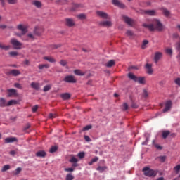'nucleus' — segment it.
<instances>
[{"mask_svg":"<svg viewBox=\"0 0 180 180\" xmlns=\"http://www.w3.org/2000/svg\"><path fill=\"white\" fill-rule=\"evenodd\" d=\"M143 27L148 29L150 32H154L155 30L162 32L164 30V25H162L161 21L158 19H153L150 24L143 23Z\"/></svg>","mask_w":180,"mask_h":180,"instance_id":"1","label":"nucleus"},{"mask_svg":"<svg viewBox=\"0 0 180 180\" xmlns=\"http://www.w3.org/2000/svg\"><path fill=\"white\" fill-rule=\"evenodd\" d=\"M142 171L145 176H149L150 178L157 176V172L153 169H150L148 167H144Z\"/></svg>","mask_w":180,"mask_h":180,"instance_id":"2","label":"nucleus"},{"mask_svg":"<svg viewBox=\"0 0 180 180\" xmlns=\"http://www.w3.org/2000/svg\"><path fill=\"white\" fill-rule=\"evenodd\" d=\"M11 44L15 50H20V49H22V43H20L16 39H12L11 40Z\"/></svg>","mask_w":180,"mask_h":180,"instance_id":"3","label":"nucleus"},{"mask_svg":"<svg viewBox=\"0 0 180 180\" xmlns=\"http://www.w3.org/2000/svg\"><path fill=\"white\" fill-rule=\"evenodd\" d=\"M63 81L69 84H75L77 82V79H75V76L74 75H68L65 77Z\"/></svg>","mask_w":180,"mask_h":180,"instance_id":"4","label":"nucleus"},{"mask_svg":"<svg viewBox=\"0 0 180 180\" xmlns=\"http://www.w3.org/2000/svg\"><path fill=\"white\" fill-rule=\"evenodd\" d=\"M17 29H18V30L21 31V34H17V36H18L19 37H21L22 36L26 34V32H27L26 30V27H25V25L20 24L17 26Z\"/></svg>","mask_w":180,"mask_h":180,"instance_id":"5","label":"nucleus"},{"mask_svg":"<svg viewBox=\"0 0 180 180\" xmlns=\"http://www.w3.org/2000/svg\"><path fill=\"white\" fill-rule=\"evenodd\" d=\"M96 13L97 16H99V18H101L102 19H110V16H109V15L105 12L98 11Z\"/></svg>","mask_w":180,"mask_h":180,"instance_id":"6","label":"nucleus"},{"mask_svg":"<svg viewBox=\"0 0 180 180\" xmlns=\"http://www.w3.org/2000/svg\"><path fill=\"white\" fill-rule=\"evenodd\" d=\"M100 26H103V27H112L113 23L110 20H104L101 21L99 22Z\"/></svg>","mask_w":180,"mask_h":180,"instance_id":"7","label":"nucleus"},{"mask_svg":"<svg viewBox=\"0 0 180 180\" xmlns=\"http://www.w3.org/2000/svg\"><path fill=\"white\" fill-rule=\"evenodd\" d=\"M142 13L148 16H157V11L155 10H144L142 11Z\"/></svg>","mask_w":180,"mask_h":180,"instance_id":"8","label":"nucleus"},{"mask_svg":"<svg viewBox=\"0 0 180 180\" xmlns=\"http://www.w3.org/2000/svg\"><path fill=\"white\" fill-rule=\"evenodd\" d=\"M65 25L69 27H72V26H75V21L72 18H66Z\"/></svg>","mask_w":180,"mask_h":180,"instance_id":"9","label":"nucleus"},{"mask_svg":"<svg viewBox=\"0 0 180 180\" xmlns=\"http://www.w3.org/2000/svg\"><path fill=\"white\" fill-rule=\"evenodd\" d=\"M20 71L16 69H13L7 72V75H13V77H18V75H20Z\"/></svg>","mask_w":180,"mask_h":180,"instance_id":"10","label":"nucleus"},{"mask_svg":"<svg viewBox=\"0 0 180 180\" xmlns=\"http://www.w3.org/2000/svg\"><path fill=\"white\" fill-rule=\"evenodd\" d=\"M123 19L127 25L129 26H133L134 25V20L127 16H123Z\"/></svg>","mask_w":180,"mask_h":180,"instance_id":"11","label":"nucleus"},{"mask_svg":"<svg viewBox=\"0 0 180 180\" xmlns=\"http://www.w3.org/2000/svg\"><path fill=\"white\" fill-rule=\"evenodd\" d=\"M145 67L146 68L147 74H148L149 75H152V74L154 72V70H153V65L147 63Z\"/></svg>","mask_w":180,"mask_h":180,"instance_id":"12","label":"nucleus"},{"mask_svg":"<svg viewBox=\"0 0 180 180\" xmlns=\"http://www.w3.org/2000/svg\"><path fill=\"white\" fill-rule=\"evenodd\" d=\"M16 95V90L15 89H7V97L11 98Z\"/></svg>","mask_w":180,"mask_h":180,"instance_id":"13","label":"nucleus"},{"mask_svg":"<svg viewBox=\"0 0 180 180\" xmlns=\"http://www.w3.org/2000/svg\"><path fill=\"white\" fill-rule=\"evenodd\" d=\"M162 58V53L161 52H156L155 53V57H154V61L155 63H158V61H160V60H161V58Z\"/></svg>","mask_w":180,"mask_h":180,"instance_id":"14","label":"nucleus"},{"mask_svg":"<svg viewBox=\"0 0 180 180\" xmlns=\"http://www.w3.org/2000/svg\"><path fill=\"white\" fill-rule=\"evenodd\" d=\"M172 106V102L171 101H167L165 103V108L163 110V112L165 113L166 112H168V110L171 109Z\"/></svg>","mask_w":180,"mask_h":180,"instance_id":"15","label":"nucleus"},{"mask_svg":"<svg viewBox=\"0 0 180 180\" xmlns=\"http://www.w3.org/2000/svg\"><path fill=\"white\" fill-rule=\"evenodd\" d=\"M32 5H34V6L37 7L38 9H40V8L43 6V4L41 3V1L39 0H34L32 1Z\"/></svg>","mask_w":180,"mask_h":180,"instance_id":"16","label":"nucleus"},{"mask_svg":"<svg viewBox=\"0 0 180 180\" xmlns=\"http://www.w3.org/2000/svg\"><path fill=\"white\" fill-rule=\"evenodd\" d=\"M6 144H8L9 143H15V141H18V138L16 137H8L4 139Z\"/></svg>","mask_w":180,"mask_h":180,"instance_id":"17","label":"nucleus"},{"mask_svg":"<svg viewBox=\"0 0 180 180\" xmlns=\"http://www.w3.org/2000/svg\"><path fill=\"white\" fill-rule=\"evenodd\" d=\"M112 3L115 6H118V8H124V4L119 0H112Z\"/></svg>","mask_w":180,"mask_h":180,"instance_id":"18","label":"nucleus"},{"mask_svg":"<svg viewBox=\"0 0 180 180\" xmlns=\"http://www.w3.org/2000/svg\"><path fill=\"white\" fill-rule=\"evenodd\" d=\"M160 11H161V12L163 13L165 16H166V18H168V16L171 15V12H169V11L166 8L162 7L160 8Z\"/></svg>","mask_w":180,"mask_h":180,"instance_id":"19","label":"nucleus"},{"mask_svg":"<svg viewBox=\"0 0 180 180\" xmlns=\"http://www.w3.org/2000/svg\"><path fill=\"white\" fill-rule=\"evenodd\" d=\"M60 97L64 101H68V99H70V98H71V94H70V93H64L60 95Z\"/></svg>","mask_w":180,"mask_h":180,"instance_id":"20","label":"nucleus"},{"mask_svg":"<svg viewBox=\"0 0 180 180\" xmlns=\"http://www.w3.org/2000/svg\"><path fill=\"white\" fill-rule=\"evenodd\" d=\"M31 87L36 91H39V89H40V83L32 82Z\"/></svg>","mask_w":180,"mask_h":180,"instance_id":"21","label":"nucleus"},{"mask_svg":"<svg viewBox=\"0 0 180 180\" xmlns=\"http://www.w3.org/2000/svg\"><path fill=\"white\" fill-rule=\"evenodd\" d=\"M46 153L44 150H40L36 153V157L44 158L46 157Z\"/></svg>","mask_w":180,"mask_h":180,"instance_id":"22","label":"nucleus"},{"mask_svg":"<svg viewBox=\"0 0 180 180\" xmlns=\"http://www.w3.org/2000/svg\"><path fill=\"white\" fill-rule=\"evenodd\" d=\"M74 74L75 75H79V77H82V76L85 75V72H82L81 70H79V69L75 70Z\"/></svg>","mask_w":180,"mask_h":180,"instance_id":"23","label":"nucleus"},{"mask_svg":"<svg viewBox=\"0 0 180 180\" xmlns=\"http://www.w3.org/2000/svg\"><path fill=\"white\" fill-rule=\"evenodd\" d=\"M106 169H108V167L106 166H98L96 168V171H98V172L101 173L104 172V171H106Z\"/></svg>","mask_w":180,"mask_h":180,"instance_id":"24","label":"nucleus"},{"mask_svg":"<svg viewBox=\"0 0 180 180\" xmlns=\"http://www.w3.org/2000/svg\"><path fill=\"white\" fill-rule=\"evenodd\" d=\"M116 64V62H115V60H110V61H108L106 64L105 66L108 68H110L111 67H113V65H115Z\"/></svg>","mask_w":180,"mask_h":180,"instance_id":"25","label":"nucleus"},{"mask_svg":"<svg viewBox=\"0 0 180 180\" xmlns=\"http://www.w3.org/2000/svg\"><path fill=\"white\" fill-rule=\"evenodd\" d=\"M44 60L49 61V63H56V59L51 56H45L44 57Z\"/></svg>","mask_w":180,"mask_h":180,"instance_id":"26","label":"nucleus"},{"mask_svg":"<svg viewBox=\"0 0 180 180\" xmlns=\"http://www.w3.org/2000/svg\"><path fill=\"white\" fill-rule=\"evenodd\" d=\"M5 106H7L6 100L4 98H0V107L1 108H5Z\"/></svg>","mask_w":180,"mask_h":180,"instance_id":"27","label":"nucleus"},{"mask_svg":"<svg viewBox=\"0 0 180 180\" xmlns=\"http://www.w3.org/2000/svg\"><path fill=\"white\" fill-rule=\"evenodd\" d=\"M0 49L1 50H6V51H7L8 50H9V49H11V46H9V45L5 46V45H4V44L0 42Z\"/></svg>","mask_w":180,"mask_h":180,"instance_id":"28","label":"nucleus"},{"mask_svg":"<svg viewBox=\"0 0 180 180\" xmlns=\"http://www.w3.org/2000/svg\"><path fill=\"white\" fill-rule=\"evenodd\" d=\"M77 19H79L80 20H85L86 19V15L84 13H81L77 15Z\"/></svg>","mask_w":180,"mask_h":180,"instance_id":"29","label":"nucleus"},{"mask_svg":"<svg viewBox=\"0 0 180 180\" xmlns=\"http://www.w3.org/2000/svg\"><path fill=\"white\" fill-rule=\"evenodd\" d=\"M128 77L130 79H132V81H135V82H136L138 77L136 75H134L133 73H129Z\"/></svg>","mask_w":180,"mask_h":180,"instance_id":"30","label":"nucleus"},{"mask_svg":"<svg viewBox=\"0 0 180 180\" xmlns=\"http://www.w3.org/2000/svg\"><path fill=\"white\" fill-rule=\"evenodd\" d=\"M170 134L171 132L169 131H163L162 132V137H163V139H167Z\"/></svg>","mask_w":180,"mask_h":180,"instance_id":"31","label":"nucleus"},{"mask_svg":"<svg viewBox=\"0 0 180 180\" xmlns=\"http://www.w3.org/2000/svg\"><path fill=\"white\" fill-rule=\"evenodd\" d=\"M12 105H18L16 100H11L7 103V106H12Z\"/></svg>","mask_w":180,"mask_h":180,"instance_id":"32","label":"nucleus"},{"mask_svg":"<svg viewBox=\"0 0 180 180\" xmlns=\"http://www.w3.org/2000/svg\"><path fill=\"white\" fill-rule=\"evenodd\" d=\"M136 82H139V84H146V79L144 77H137Z\"/></svg>","mask_w":180,"mask_h":180,"instance_id":"33","label":"nucleus"},{"mask_svg":"<svg viewBox=\"0 0 180 180\" xmlns=\"http://www.w3.org/2000/svg\"><path fill=\"white\" fill-rule=\"evenodd\" d=\"M10 57H18L19 53L18 51H11L8 53Z\"/></svg>","mask_w":180,"mask_h":180,"instance_id":"34","label":"nucleus"},{"mask_svg":"<svg viewBox=\"0 0 180 180\" xmlns=\"http://www.w3.org/2000/svg\"><path fill=\"white\" fill-rule=\"evenodd\" d=\"M38 68L39 70H43L44 68H50V65L49 64L39 65L38 66Z\"/></svg>","mask_w":180,"mask_h":180,"instance_id":"35","label":"nucleus"},{"mask_svg":"<svg viewBox=\"0 0 180 180\" xmlns=\"http://www.w3.org/2000/svg\"><path fill=\"white\" fill-rule=\"evenodd\" d=\"M8 169H11V165H4L1 169V172H5L6 171H8Z\"/></svg>","mask_w":180,"mask_h":180,"instance_id":"36","label":"nucleus"},{"mask_svg":"<svg viewBox=\"0 0 180 180\" xmlns=\"http://www.w3.org/2000/svg\"><path fill=\"white\" fill-rule=\"evenodd\" d=\"M152 143H153V146H154V147H155V148H157L158 150H162V147L155 143V140H153Z\"/></svg>","mask_w":180,"mask_h":180,"instance_id":"37","label":"nucleus"},{"mask_svg":"<svg viewBox=\"0 0 180 180\" xmlns=\"http://www.w3.org/2000/svg\"><path fill=\"white\" fill-rule=\"evenodd\" d=\"M174 171L175 174H178L180 172V165H177L176 167H174Z\"/></svg>","mask_w":180,"mask_h":180,"instance_id":"38","label":"nucleus"},{"mask_svg":"<svg viewBox=\"0 0 180 180\" xmlns=\"http://www.w3.org/2000/svg\"><path fill=\"white\" fill-rule=\"evenodd\" d=\"M148 95H149L148 91H147V89H144L143 90L142 96H143V98H148Z\"/></svg>","mask_w":180,"mask_h":180,"instance_id":"39","label":"nucleus"},{"mask_svg":"<svg viewBox=\"0 0 180 180\" xmlns=\"http://www.w3.org/2000/svg\"><path fill=\"white\" fill-rule=\"evenodd\" d=\"M22 172V168L21 167H18L13 173L14 175H19V173Z\"/></svg>","mask_w":180,"mask_h":180,"instance_id":"40","label":"nucleus"},{"mask_svg":"<svg viewBox=\"0 0 180 180\" xmlns=\"http://www.w3.org/2000/svg\"><path fill=\"white\" fill-rule=\"evenodd\" d=\"M51 89V85L48 84L44 87V92H48V91H50Z\"/></svg>","mask_w":180,"mask_h":180,"instance_id":"41","label":"nucleus"},{"mask_svg":"<svg viewBox=\"0 0 180 180\" xmlns=\"http://www.w3.org/2000/svg\"><path fill=\"white\" fill-rule=\"evenodd\" d=\"M57 150H58V148L57 146H52L49 150V153H56Z\"/></svg>","mask_w":180,"mask_h":180,"instance_id":"42","label":"nucleus"},{"mask_svg":"<svg viewBox=\"0 0 180 180\" xmlns=\"http://www.w3.org/2000/svg\"><path fill=\"white\" fill-rule=\"evenodd\" d=\"M158 158L160 160V162H165V160H167V156H159Z\"/></svg>","mask_w":180,"mask_h":180,"instance_id":"43","label":"nucleus"},{"mask_svg":"<svg viewBox=\"0 0 180 180\" xmlns=\"http://www.w3.org/2000/svg\"><path fill=\"white\" fill-rule=\"evenodd\" d=\"M77 157H79V158L82 159L84 158L85 157V152H80L77 154Z\"/></svg>","mask_w":180,"mask_h":180,"instance_id":"44","label":"nucleus"},{"mask_svg":"<svg viewBox=\"0 0 180 180\" xmlns=\"http://www.w3.org/2000/svg\"><path fill=\"white\" fill-rule=\"evenodd\" d=\"M127 36H129V37H133V36H134V33H133V31L127 30Z\"/></svg>","mask_w":180,"mask_h":180,"instance_id":"45","label":"nucleus"},{"mask_svg":"<svg viewBox=\"0 0 180 180\" xmlns=\"http://www.w3.org/2000/svg\"><path fill=\"white\" fill-rule=\"evenodd\" d=\"M73 179H74V176H72V174H68L66 176L65 180H73Z\"/></svg>","mask_w":180,"mask_h":180,"instance_id":"46","label":"nucleus"},{"mask_svg":"<svg viewBox=\"0 0 180 180\" xmlns=\"http://www.w3.org/2000/svg\"><path fill=\"white\" fill-rule=\"evenodd\" d=\"M147 44H148V41L144 40L143 41L142 46H141V49H143L144 50V49H146V46H147Z\"/></svg>","mask_w":180,"mask_h":180,"instance_id":"47","label":"nucleus"},{"mask_svg":"<svg viewBox=\"0 0 180 180\" xmlns=\"http://www.w3.org/2000/svg\"><path fill=\"white\" fill-rule=\"evenodd\" d=\"M91 129H92V125H87L83 128V131L91 130Z\"/></svg>","mask_w":180,"mask_h":180,"instance_id":"48","label":"nucleus"},{"mask_svg":"<svg viewBox=\"0 0 180 180\" xmlns=\"http://www.w3.org/2000/svg\"><path fill=\"white\" fill-rule=\"evenodd\" d=\"M70 162H78V159H77V158L72 156L70 160Z\"/></svg>","mask_w":180,"mask_h":180,"instance_id":"49","label":"nucleus"},{"mask_svg":"<svg viewBox=\"0 0 180 180\" xmlns=\"http://www.w3.org/2000/svg\"><path fill=\"white\" fill-rule=\"evenodd\" d=\"M15 88H18V89H23V86L19 83H15L14 84Z\"/></svg>","mask_w":180,"mask_h":180,"instance_id":"50","label":"nucleus"},{"mask_svg":"<svg viewBox=\"0 0 180 180\" xmlns=\"http://www.w3.org/2000/svg\"><path fill=\"white\" fill-rule=\"evenodd\" d=\"M67 63H68V62H67V60H61L60 61V65H62L63 67H65V65H67Z\"/></svg>","mask_w":180,"mask_h":180,"instance_id":"51","label":"nucleus"},{"mask_svg":"<svg viewBox=\"0 0 180 180\" xmlns=\"http://www.w3.org/2000/svg\"><path fill=\"white\" fill-rule=\"evenodd\" d=\"M166 53H167V54H169V56H172V49L171 48H167L166 49Z\"/></svg>","mask_w":180,"mask_h":180,"instance_id":"52","label":"nucleus"},{"mask_svg":"<svg viewBox=\"0 0 180 180\" xmlns=\"http://www.w3.org/2000/svg\"><path fill=\"white\" fill-rule=\"evenodd\" d=\"M129 109V105H127L126 103H124L122 105V110H127Z\"/></svg>","mask_w":180,"mask_h":180,"instance_id":"53","label":"nucleus"},{"mask_svg":"<svg viewBox=\"0 0 180 180\" xmlns=\"http://www.w3.org/2000/svg\"><path fill=\"white\" fill-rule=\"evenodd\" d=\"M8 3L11 5H14L18 2V0H7Z\"/></svg>","mask_w":180,"mask_h":180,"instance_id":"54","label":"nucleus"},{"mask_svg":"<svg viewBox=\"0 0 180 180\" xmlns=\"http://www.w3.org/2000/svg\"><path fill=\"white\" fill-rule=\"evenodd\" d=\"M34 33V34H37V36H40V32H39V27H35Z\"/></svg>","mask_w":180,"mask_h":180,"instance_id":"55","label":"nucleus"},{"mask_svg":"<svg viewBox=\"0 0 180 180\" xmlns=\"http://www.w3.org/2000/svg\"><path fill=\"white\" fill-rule=\"evenodd\" d=\"M32 109V112L35 113V112H37V109H39V105H36L33 106Z\"/></svg>","mask_w":180,"mask_h":180,"instance_id":"56","label":"nucleus"},{"mask_svg":"<svg viewBox=\"0 0 180 180\" xmlns=\"http://www.w3.org/2000/svg\"><path fill=\"white\" fill-rule=\"evenodd\" d=\"M49 119H54L55 117H57L56 114L50 113L49 115Z\"/></svg>","mask_w":180,"mask_h":180,"instance_id":"57","label":"nucleus"},{"mask_svg":"<svg viewBox=\"0 0 180 180\" xmlns=\"http://www.w3.org/2000/svg\"><path fill=\"white\" fill-rule=\"evenodd\" d=\"M65 171L66 172H74V169L72 167L65 168Z\"/></svg>","mask_w":180,"mask_h":180,"instance_id":"58","label":"nucleus"},{"mask_svg":"<svg viewBox=\"0 0 180 180\" xmlns=\"http://www.w3.org/2000/svg\"><path fill=\"white\" fill-rule=\"evenodd\" d=\"M174 82L176 85H178L179 86H180V77H178L176 78L175 80H174Z\"/></svg>","mask_w":180,"mask_h":180,"instance_id":"59","label":"nucleus"},{"mask_svg":"<svg viewBox=\"0 0 180 180\" xmlns=\"http://www.w3.org/2000/svg\"><path fill=\"white\" fill-rule=\"evenodd\" d=\"M58 47H61V45H51V49H58Z\"/></svg>","mask_w":180,"mask_h":180,"instance_id":"60","label":"nucleus"},{"mask_svg":"<svg viewBox=\"0 0 180 180\" xmlns=\"http://www.w3.org/2000/svg\"><path fill=\"white\" fill-rule=\"evenodd\" d=\"M131 108L134 109H137L139 108V105L136 103H132Z\"/></svg>","mask_w":180,"mask_h":180,"instance_id":"61","label":"nucleus"},{"mask_svg":"<svg viewBox=\"0 0 180 180\" xmlns=\"http://www.w3.org/2000/svg\"><path fill=\"white\" fill-rule=\"evenodd\" d=\"M84 140H85L86 141H91V138H89V136L85 135V136H84Z\"/></svg>","mask_w":180,"mask_h":180,"instance_id":"62","label":"nucleus"},{"mask_svg":"<svg viewBox=\"0 0 180 180\" xmlns=\"http://www.w3.org/2000/svg\"><path fill=\"white\" fill-rule=\"evenodd\" d=\"M98 160H99V158L96 156L94 158H93L91 160V161H92V162H98Z\"/></svg>","mask_w":180,"mask_h":180,"instance_id":"63","label":"nucleus"},{"mask_svg":"<svg viewBox=\"0 0 180 180\" xmlns=\"http://www.w3.org/2000/svg\"><path fill=\"white\" fill-rule=\"evenodd\" d=\"M28 129H30V124H27L24 127V130H28Z\"/></svg>","mask_w":180,"mask_h":180,"instance_id":"64","label":"nucleus"}]
</instances>
